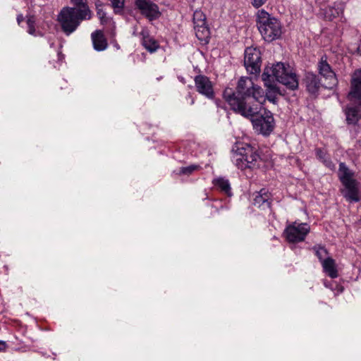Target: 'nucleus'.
<instances>
[{
    "label": "nucleus",
    "mask_w": 361,
    "mask_h": 361,
    "mask_svg": "<svg viewBox=\"0 0 361 361\" xmlns=\"http://www.w3.org/2000/svg\"><path fill=\"white\" fill-rule=\"evenodd\" d=\"M194 30L196 37L201 41L206 39L209 34L206 23V16L201 11H195L193 14Z\"/></svg>",
    "instance_id": "12"
},
{
    "label": "nucleus",
    "mask_w": 361,
    "mask_h": 361,
    "mask_svg": "<svg viewBox=\"0 0 361 361\" xmlns=\"http://www.w3.org/2000/svg\"><path fill=\"white\" fill-rule=\"evenodd\" d=\"M235 164L238 169H255L259 166L261 157L257 150L250 145L243 143L237 147L234 154Z\"/></svg>",
    "instance_id": "5"
},
{
    "label": "nucleus",
    "mask_w": 361,
    "mask_h": 361,
    "mask_svg": "<svg viewBox=\"0 0 361 361\" xmlns=\"http://www.w3.org/2000/svg\"><path fill=\"white\" fill-rule=\"evenodd\" d=\"M195 103V99L193 98L191 99V104H193Z\"/></svg>",
    "instance_id": "35"
},
{
    "label": "nucleus",
    "mask_w": 361,
    "mask_h": 361,
    "mask_svg": "<svg viewBox=\"0 0 361 361\" xmlns=\"http://www.w3.org/2000/svg\"><path fill=\"white\" fill-rule=\"evenodd\" d=\"M135 4L140 13L149 20L159 17L160 12L157 5L150 0H135Z\"/></svg>",
    "instance_id": "13"
},
{
    "label": "nucleus",
    "mask_w": 361,
    "mask_h": 361,
    "mask_svg": "<svg viewBox=\"0 0 361 361\" xmlns=\"http://www.w3.org/2000/svg\"><path fill=\"white\" fill-rule=\"evenodd\" d=\"M97 16L99 19L100 23L103 25H113L114 27V22L113 21L112 18L107 16L106 13L100 8L99 6H97Z\"/></svg>",
    "instance_id": "24"
},
{
    "label": "nucleus",
    "mask_w": 361,
    "mask_h": 361,
    "mask_svg": "<svg viewBox=\"0 0 361 361\" xmlns=\"http://www.w3.org/2000/svg\"><path fill=\"white\" fill-rule=\"evenodd\" d=\"M312 250L314 251L316 256L318 257L321 263L323 260H325V257L328 255V251L324 248V247L317 245L312 247Z\"/></svg>",
    "instance_id": "29"
},
{
    "label": "nucleus",
    "mask_w": 361,
    "mask_h": 361,
    "mask_svg": "<svg viewBox=\"0 0 361 361\" xmlns=\"http://www.w3.org/2000/svg\"><path fill=\"white\" fill-rule=\"evenodd\" d=\"M111 6L114 9L115 14H121L125 6V0H109Z\"/></svg>",
    "instance_id": "28"
},
{
    "label": "nucleus",
    "mask_w": 361,
    "mask_h": 361,
    "mask_svg": "<svg viewBox=\"0 0 361 361\" xmlns=\"http://www.w3.org/2000/svg\"><path fill=\"white\" fill-rule=\"evenodd\" d=\"M94 49L97 51H104L108 47L107 40L102 30H96L91 35Z\"/></svg>",
    "instance_id": "18"
},
{
    "label": "nucleus",
    "mask_w": 361,
    "mask_h": 361,
    "mask_svg": "<svg viewBox=\"0 0 361 361\" xmlns=\"http://www.w3.org/2000/svg\"><path fill=\"white\" fill-rule=\"evenodd\" d=\"M310 231V227L305 223L294 222L286 228L284 235L290 243H299L305 240Z\"/></svg>",
    "instance_id": "7"
},
{
    "label": "nucleus",
    "mask_w": 361,
    "mask_h": 361,
    "mask_svg": "<svg viewBox=\"0 0 361 361\" xmlns=\"http://www.w3.org/2000/svg\"><path fill=\"white\" fill-rule=\"evenodd\" d=\"M324 271L331 279L337 278L338 276L336 262L331 257H326L322 262Z\"/></svg>",
    "instance_id": "20"
},
{
    "label": "nucleus",
    "mask_w": 361,
    "mask_h": 361,
    "mask_svg": "<svg viewBox=\"0 0 361 361\" xmlns=\"http://www.w3.org/2000/svg\"><path fill=\"white\" fill-rule=\"evenodd\" d=\"M212 183L214 187H216L219 190H220L221 192H224L227 196L230 197L232 195L231 184L228 179L219 177L214 178L212 180Z\"/></svg>",
    "instance_id": "22"
},
{
    "label": "nucleus",
    "mask_w": 361,
    "mask_h": 361,
    "mask_svg": "<svg viewBox=\"0 0 361 361\" xmlns=\"http://www.w3.org/2000/svg\"><path fill=\"white\" fill-rule=\"evenodd\" d=\"M316 156L317 157L322 161L327 167L331 169L334 167V164L329 159V156L326 154V150L317 148L316 149Z\"/></svg>",
    "instance_id": "25"
},
{
    "label": "nucleus",
    "mask_w": 361,
    "mask_h": 361,
    "mask_svg": "<svg viewBox=\"0 0 361 361\" xmlns=\"http://www.w3.org/2000/svg\"><path fill=\"white\" fill-rule=\"evenodd\" d=\"M195 85L197 91L209 99L214 97L213 85L209 79L202 75H197L195 79Z\"/></svg>",
    "instance_id": "14"
},
{
    "label": "nucleus",
    "mask_w": 361,
    "mask_h": 361,
    "mask_svg": "<svg viewBox=\"0 0 361 361\" xmlns=\"http://www.w3.org/2000/svg\"><path fill=\"white\" fill-rule=\"evenodd\" d=\"M24 20V17L23 16V14H18L17 16V22H18V24L20 25V23Z\"/></svg>",
    "instance_id": "33"
},
{
    "label": "nucleus",
    "mask_w": 361,
    "mask_h": 361,
    "mask_svg": "<svg viewBox=\"0 0 361 361\" xmlns=\"http://www.w3.org/2000/svg\"><path fill=\"white\" fill-rule=\"evenodd\" d=\"M256 18L258 30L265 41L272 42L281 36L282 25L276 18L260 9L257 13Z\"/></svg>",
    "instance_id": "3"
},
{
    "label": "nucleus",
    "mask_w": 361,
    "mask_h": 361,
    "mask_svg": "<svg viewBox=\"0 0 361 361\" xmlns=\"http://www.w3.org/2000/svg\"><path fill=\"white\" fill-rule=\"evenodd\" d=\"M57 56H58V60L62 61V59H63V56L61 53H58Z\"/></svg>",
    "instance_id": "34"
},
{
    "label": "nucleus",
    "mask_w": 361,
    "mask_h": 361,
    "mask_svg": "<svg viewBox=\"0 0 361 361\" xmlns=\"http://www.w3.org/2000/svg\"><path fill=\"white\" fill-rule=\"evenodd\" d=\"M270 200V192L267 189L262 188L254 194L253 204L258 207H269L271 204Z\"/></svg>",
    "instance_id": "17"
},
{
    "label": "nucleus",
    "mask_w": 361,
    "mask_h": 361,
    "mask_svg": "<svg viewBox=\"0 0 361 361\" xmlns=\"http://www.w3.org/2000/svg\"><path fill=\"white\" fill-rule=\"evenodd\" d=\"M27 32L33 36H42V32L35 29V18L34 16H29L27 19Z\"/></svg>",
    "instance_id": "26"
},
{
    "label": "nucleus",
    "mask_w": 361,
    "mask_h": 361,
    "mask_svg": "<svg viewBox=\"0 0 361 361\" xmlns=\"http://www.w3.org/2000/svg\"><path fill=\"white\" fill-rule=\"evenodd\" d=\"M250 97L260 104L265 102L264 90L247 77L239 79L236 92L231 87H226L223 93V97L231 109L247 118H252L259 111L257 104H250L248 102L247 99Z\"/></svg>",
    "instance_id": "1"
},
{
    "label": "nucleus",
    "mask_w": 361,
    "mask_h": 361,
    "mask_svg": "<svg viewBox=\"0 0 361 361\" xmlns=\"http://www.w3.org/2000/svg\"><path fill=\"white\" fill-rule=\"evenodd\" d=\"M200 169H201V166L200 165L191 164L188 166H184V167L180 168L178 174L190 176V175L192 174L195 171H199Z\"/></svg>",
    "instance_id": "27"
},
{
    "label": "nucleus",
    "mask_w": 361,
    "mask_h": 361,
    "mask_svg": "<svg viewBox=\"0 0 361 361\" xmlns=\"http://www.w3.org/2000/svg\"><path fill=\"white\" fill-rule=\"evenodd\" d=\"M262 78L267 87L265 100L268 99L274 104L276 102L278 96L281 94L279 88L274 83L275 80L293 90L298 87L296 74L290 66L286 67L283 63H277L266 67Z\"/></svg>",
    "instance_id": "2"
},
{
    "label": "nucleus",
    "mask_w": 361,
    "mask_h": 361,
    "mask_svg": "<svg viewBox=\"0 0 361 361\" xmlns=\"http://www.w3.org/2000/svg\"><path fill=\"white\" fill-rule=\"evenodd\" d=\"M252 123L255 130L265 136L270 135L275 126L273 115L269 111H264L262 114L252 119Z\"/></svg>",
    "instance_id": "8"
},
{
    "label": "nucleus",
    "mask_w": 361,
    "mask_h": 361,
    "mask_svg": "<svg viewBox=\"0 0 361 361\" xmlns=\"http://www.w3.org/2000/svg\"><path fill=\"white\" fill-rule=\"evenodd\" d=\"M244 64L247 71L251 74H256L260 71V51L256 48L247 47L245 51Z\"/></svg>",
    "instance_id": "10"
},
{
    "label": "nucleus",
    "mask_w": 361,
    "mask_h": 361,
    "mask_svg": "<svg viewBox=\"0 0 361 361\" xmlns=\"http://www.w3.org/2000/svg\"><path fill=\"white\" fill-rule=\"evenodd\" d=\"M346 121L348 124H355L360 118L359 110L355 107H348L345 110Z\"/></svg>",
    "instance_id": "23"
},
{
    "label": "nucleus",
    "mask_w": 361,
    "mask_h": 361,
    "mask_svg": "<svg viewBox=\"0 0 361 361\" xmlns=\"http://www.w3.org/2000/svg\"><path fill=\"white\" fill-rule=\"evenodd\" d=\"M343 6L341 4L329 6L323 9V15L326 20L331 21L343 14Z\"/></svg>",
    "instance_id": "19"
},
{
    "label": "nucleus",
    "mask_w": 361,
    "mask_h": 361,
    "mask_svg": "<svg viewBox=\"0 0 361 361\" xmlns=\"http://www.w3.org/2000/svg\"><path fill=\"white\" fill-rule=\"evenodd\" d=\"M324 285L325 287H326L328 288H330L332 290L337 291L338 293H342L343 290V288L341 286H340V285H338V284H337V283H334L333 281H324Z\"/></svg>",
    "instance_id": "30"
},
{
    "label": "nucleus",
    "mask_w": 361,
    "mask_h": 361,
    "mask_svg": "<svg viewBox=\"0 0 361 361\" xmlns=\"http://www.w3.org/2000/svg\"><path fill=\"white\" fill-rule=\"evenodd\" d=\"M7 348V344L6 342L0 341V352H4Z\"/></svg>",
    "instance_id": "32"
},
{
    "label": "nucleus",
    "mask_w": 361,
    "mask_h": 361,
    "mask_svg": "<svg viewBox=\"0 0 361 361\" xmlns=\"http://www.w3.org/2000/svg\"><path fill=\"white\" fill-rule=\"evenodd\" d=\"M319 74L324 79V87L327 89H332L338 83L335 72L330 64L327 62V57L324 55L321 57L317 63Z\"/></svg>",
    "instance_id": "9"
},
{
    "label": "nucleus",
    "mask_w": 361,
    "mask_h": 361,
    "mask_svg": "<svg viewBox=\"0 0 361 361\" xmlns=\"http://www.w3.org/2000/svg\"><path fill=\"white\" fill-rule=\"evenodd\" d=\"M305 84L307 91L312 94H316L319 88L323 86L319 77L312 73H307L305 76Z\"/></svg>",
    "instance_id": "16"
},
{
    "label": "nucleus",
    "mask_w": 361,
    "mask_h": 361,
    "mask_svg": "<svg viewBox=\"0 0 361 361\" xmlns=\"http://www.w3.org/2000/svg\"><path fill=\"white\" fill-rule=\"evenodd\" d=\"M142 46L150 53L155 52L160 45L157 40L149 34L147 29L143 28L140 33Z\"/></svg>",
    "instance_id": "15"
},
{
    "label": "nucleus",
    "mask_w": 361,
    "mask_h": 361,
    "mask_svg": "<svg viewBox=\"0 0 361 361\" xmlns=\"http://www.w3.org/2000/svg\"><path fill=\"white\" fill-rule=\"evenodd\" d=\"M348 99L351 102L361 106V68L355 71L352 75Z\"/></svg>",
    "instance_id": "11"
},
{
    "label": "nucleus",
    "mask_w": 361,
    "mask_h": 361,
    "mask_svg": "<svg viewBox=\"0 0 361 361\" xmlns=\"http://www.w3.org/2000/svg\"><path fill=\"white\" fill-rule=\"evenodd\" d=\"M338 176L343 188L341 192L345 200L350 202H357L360 200V183L355 178V173L349 169L344 163H340Z\"/></svg>",
    "instance_id": "4"
},
{
    "label": "nucleus",
    "mask_w": 361,
    "mask_h": 361,
    "mask_svg": "<svg viewBox=\"0 0 361 361\" xmlns=\"http://www.w3.org/2000/svg\"><path fill=\"white\" fill-rule=\"evenodd\" d=\"M267 1V0H250L252 6L256 8L262 6Z\"/></svg>",
    "instance_id": "31"
},
{
    "label": "nucleus",
    "mask_w": 361,
    "mask_h": 361,
    "mask_svg": "<svg viewBox=\"0 0 361 361\" xmlns=\"http://www.w3.org/2000/svg\"><path fill=\"white\" fill-rule=\"evenodd\" d=\"M71 3L74 5L73 8L77 10V13L91 19L92 11L87 5V0H71Z\"/></svg>",
    "instance_id": "21"
},
{
    "label": "nucleus",
    "mask_w": 361,
    "mask_h": 361,
    "mask_svg": "<svg viewBox=\"0 0 361 361\" xmlns=\"http://www.w3.org/2000/svg\"><path fill=\"white\" fill-rule=\"evenodd\" d=\"M87 20L90 19L69 6L63 7L57 16V21L61 30L68 36L78 29L82 21Z\"/></svg>",
    "instance_id": "6"
}]
</instances>
